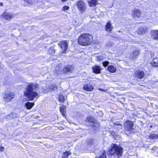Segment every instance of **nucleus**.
Wrapping results in <instances>:
<instances>
[{"label": "nucleus", "mask_w": 158, "mask_h": 158, "mask_svg": "<svg viewBox=\"0 0 158 158\" xmlns=\"http://www.w3.org/2000/svg\"><path fill=\"white\" fill-rule=\"evenodd\" d=\"M148 31L147 27H140L137 30V32L139 34H145Z\"/></svg>", "instance_id": "obj_13"}, {"label": "nucleus", "mask_w": 158, "mask_h": 158, "mask_svg": "<svg viewBox=\"0 0 158 158\" xmlns=\"http://www.w3.org/2000/svg\"><path fill=\"white\" fill-rule=\"evenodd\" d=\"M4 148L3 147H0V151L1 152H3L4 150Z\"/></svg>", "instance_id": "obj_38"}, {"label": "nucleus", "mask_w": 158, "mask_h": 158, "mask_svg": "<svg viewBox=\"0 0 158 158\" xmlns=\"http://www.w3.org/2000/svg\"><path fill=\"white\" fill-rule=\"evenodd\" d=\"M149 137L150 138H157L158 135L156 134H151L149 135Z\"/></svg>", "instance_id": "obj_30"}, {"label": "nucleus", "mask_w": 158, "mask_h": 158, "mask_svg": "<svg viewBox=\"0 0 158 158\" xmlns=\"http://www.w3.org/2000/svg\"><path fill=\"white\" fill-rule=\"evenodd\" d=\"M34 105V103H31L30 102H28L25 104V106L27 109H31Z\"/></svg>", "instance_id": "obj_23"}, {"label": "nucleus", "mask_w": 158, "mask_h": 158, "mask_svg": "<svg viewBox=\"0 0 158 158\" xmlns=\"http://www.w3.org/2000/svg\"><path fill=\"white\" fill-rule=\"evenodd\" d=\"M108 133L110 137L114 138H120L119 135H117L116 132L112 131H110L108 132Z\"/></svg>", "instance_id": "obj_19"}, {"label": "nucleus", "mask_w": 158, "mask_h": 158, "mask_svg": "<svg viewBox=\"0 0 158 158\" xmlns=\"http://www.w3.org/2000/svg\"><path fill=\"white\" fill-rule=\"evenodd\" d=\"M69 154L68 152H66L62 154V157L63 158H67Z\"/></svg>", "instance_id": "obj_31"}, {"label": "nucleus", "mask_w": 158, "mask_h": 158, "mask_svg": "<svg viewBox=\"0 0 158 158\" xmlns=\"http://www.w3.org/2000/svg\"><path fill=\"white\" fill-rule=\"evenodd\" d=\"M60 112L62 113L63 115L64 116V112L66 110V107L64 106H63L60 108Z\"/></svg>", "instance_id": "obj_27"}, {"label": "nucleus", "mask_w": 158, "mask_h": 158, "mask_svg": "<svg viewBox=\"0 0 158 158\" xmlns=\"http://www.w3.org/2000/svg\"><path fill=\"white\" fill-rule=\"evenodd\" d=\"M83 89L85 91H90L94 89V86L90 84H87L84 85Z\"/></svg>", "instance_id": "obj_12"}, {"label": "nucleus", "mask_w": 158, "mask_h": 158, "mask_svg": "<svg viewBox=\"0 0 158 158\" xmlns=\"http://www.w3.org/2000/svg\"><path fill=\"white\" fill-rule=\"evenodd\" d=\"M61 72V71H60V69H57L54 71V73L56 75H57L60 74Z\"/></svg>", "instance_id": "obj_32"}, {"label": "nucleus", "mask_w": 158, "mask_h": 158, "mask_svg": "<svg viewBox=\"0 0 158 158\" xmlns=\"http://www.w3.org/2000/svg\"><path fill=\"white\" fill-rule=\"evenodd\" d=\"M59 100L61 102L63 103L64 101V97L63 95L60 94L59 96Z\"/></svg>", "instance_id": "obj_29"}, {"label": "nucleus", "mask_w": 158, "mask_h": 158, "mask_svg": "<svg viewBox=\"0 0 158 158\" xmlns=\"http://www.w3.org/2000/svg\"><path fill=\"white\" fill-rule=\"evenodd\" d=\"M113 124L114 125V127L115 129L118 130H119L122 129V125L119 122H116L114 123Z\"/></svg>", "instance_id": "obj_20"}, {"label": "nucleus", "mask_w": 158, "mask_h": 158, "mask_svg": "<svg viewBox=\"0 0 158 158\" xmlns=\"http://www.w3.org/2000/svg\"><path fill=\"white\" fill-rule=\"evenodd\" d=\"M62 2H65L67 1V0H61Z\"/></svg>", "instance_id": "obj_42"}, {"label": "nucleus", "mask_w": 158, "mask_h": 158, "mask_svg": "<svg viewBox=\"0 0 158 158\" xmlns=\"http://www.w3.org/2000/svg\"><path fill=\"white\" fill-rule=\"evenodd\" d=\"M106 153L105 151H103L100 153V155L97 156L96 158H106Z\"/></svg>", "instance_id": "obj_26"}, {"label": "nucleus", "mask_w": 158, "mask_h": 158, "mask_svg": "<svg viewBox=\"0 0 158 158\" xmlns=\"http://www.w3.org/2000/svg\"><path fill=\"white\" fill-rule=\"evenodd\" d=\"M50 89H55L56 88V87L53 85H51L50 86Z\"/></svg>", "instance_id": "obj_36"}, {"label": "nucleus", "mask_w": 158, "mask_h": 158, "mask_svg": "<svg viewBox=\"0 0 158 158\" xmlns=\"http://www.w3.org/2000/svg\"><path fill=\"white\" fill-rule=\"evenodd\" d=\"M107 46H111L112 45V43H109L106 44Z\"/></svg>", "instance_id": "obj_40"}, {"label": "nucleus", "mask_w": 158, "mask_h": 158, "mask_svg": "<svg viewBox=\"0 0 158 158\" xmlns=\"http://www.w3.org/2000/svg\"><path fill=\"white\" fill-rule=\"evenodd\" d=\"M93 37L89 34L85 33L81 34L78 38L79 44L85 46L90 45L92 42Z\"/></svg>", "instance_id": "obj_3"}, {"label": "nucleus", "mask_w": 158, "mask_h": 158, "mask_svg": "<svg viewBox=\"0 0 158 158\" xmlns=\"http://www.w3.org/2000/svg\"><path fill=\"white\" fill-rule=\"evenodd\" d=\"M15 96V94L11 92L5 93L3 95V98L5 102L10 101L12 99L14 98Z\"/></svg>", "instance_id": "obj_6"}, {"label": "nucleus", "mask_w": 158, "mask_h": 158, "mask_svg": "<svg viewBox=\"0 0 158 158\" xmlns=\"http://www.w3.org/2000/svg\"><path fill=\"white\" fill-rule=\"evenodd\" d=\"M132 15L134 17L139 18L140 16L141 12L139 9H135L132 10Z\"/></svg>", "instance_id": "obj_14"}, {"label": "nucleus", "mask_w": 158, "mask_h": 158, "mask_svg": "<svg viewBox=\"0 0 158 158\" xmlns=\"http://www.w3.org/2000/svg\"><path fill=\"white\" fill-rule=\"evenodd\" d=\"M123 152V148L121 146L113 144L109 151L108 155L109 156L114 158L115 156H122Z\"/></svg>", "instance_id": "obj_2"}, {"label": "nucleus", "mask_w": 158, "mask_h": 158, "mask_svg": "<svg viewBox=\"0 0 158 158\" xmlns=\"http://www.w3.org/2000/svg\"><path fill=\"white\" fill-rule=\"evenodd\" d=\"M150 54L151 55V57L152 58L154 59V56H155V54H154V52H150Z\"/></svg>", "instance_id": "obj_35"}, {"label": "nucleus", "mask_w": 158, "mask_h": 158, "mask_svg": "<svg viewBox=\"0 0 158 158\" xmlns=\"http://www.w3.org/2000/svg\"><path fill=\"white\" fill-rule=\"evenodd\" d=\"M102 64L104 66L106 67L108 65L109 62L108 61H105L103 62Z\"/></svg>", "instance_id": "obj_33"}, {"label": "nucleus", "mask_w": 158, "mask_h": 158, "mask_svg": "<svg viewBox=\"0 0 158 158\" xmlns=\"http://www.w3.org/2000/svg\"><path fill=\"white\" fill-rule=\"evenodd\" d=\"M69 7L67 6H64L62 9V11H64L66 10H68L69 9Z\"/></svg>", "instance_id": "obj_34"}, {"label": "nucleus", "mask_w": 158, "mask_h": 158, "mask_svg": "<svg viewBox=\"0 0 158 158\" xmlns=\"http://www.w3.org/2000/svg\"><path fill=\"white\" fill-rule=\"evenodd\" d=\"M38 85L33 83H31L27 85L24 91V95L29 100H32L34 99L38 98L39 94L35 91L37 90L38 88Z\"/></svg>", "instance_id": "obj_1"}, {"label": "nucleus", "mask_w": 158, "mask_h": 158, "mask_svg": "<svg viewBox=\"0 0 158 158\" xmlns=\"http://www.w3.org/2000/svg\"><path fill=\"white\" fill-rule=\"evenodd\" d=\"M3 5V3L2 2H0V6H2Z\"/></svg>", "instance_id": "obj_41"}, {"label": "nucleus", "mask_w": 158, "mask_h": 158, "mask_svg": "<svg viewBox=\"0 0 158 158\" xmlns=\"http://www.w3.org/2000/svg\"><path fill=\"white\" fill-rule=\"evenodd\" d=\"M113 27L110 21H109L105 26L106 31L109 33H110L112 31Z\"/></svg>", "instance_id": "obj_11"}, {"label": "nucleus", "mask_w": 158, "mask_h": 158, "mask_svg": "<svg viewBox=\"0 0 158 158\" xmlns=\"http://www.w3.org/2000/svg\"><path fill=\"white\" fill-rule=\"evenodd\" d=\"M98 89L101 91H102L104 92H106L107 90V89H104L100 88H99Z\"/></svg>", "instance_id": "obj_39"}, {"label": "nucleus", "mask_w": 158, "mask_h": 158, "mask_svg": "<svg viewBox=\"0 0 158 158\" xmlns=\"http://www.w3.org/2000/svg\"><path fill=\"white\" fill-rule=\"evenodd\" d=\"M12 114H10L6 116V118L8 119L10 118V117H12Z\"/></svg>", "instance_id": "obj_37"}, {"label": "nucleus", "mask_w": 158, "mask_h": 158, "mask_svg": "<svg viewBox=\"0 0 158 158\" xmlns=\"http://www.w3.org/2000/svg\"><path fill=\"white\" fill-rule=\"evenodd\" d=\"M151 34L154 39L158 40V30H153L152 31Z\"/></svg>", "instance_id": "obj_18"}, {"label": "nucleus", "mask_w": 158, "mask_h": 158, "mask_svg": "<svg viewBox=\"0 0 158 158\" xmlns=\"http://www.w3.org/2000/svg\"><path fill=\"white\" fill-rule=\"evenodd\" d=\"M85 121L86 122H91L90 125L91 130L93 131L98 130L99 127V125L97 121L90 116H88L86 118Z\"/></svg>", "instance_id": "obj_4"}, {"label": "nucleus", "mask_w": 158, "mask_h": 158, "mask_svg": "<svg viewBox=\"0 0 158 158\" xmlns=\"http://www.w3.org/2000/svg\"><path fill=\"white\" fill-rule=\"evenodd\" d=\"M107 69L109 72L111 73H114L116 71V68L112 65L109 66Z\"/></svg>", "instance_id": "obj_21"}, {"label": "nucleus", "mask_w": 158, "mask_h": 158, "mask_svg": "<svg viewBox=\"0 0 158 158\" xmlns=\"http://www.w3.org/2000/svg\"><path fill=\"white\" fill-rule=\"evenodd\" d=\"M139 54V51L138 50H135L130 54V57L132 59H135L137 57Z\"/></svg>", "instance_id": "obj_16"}, {"label": "nucleus", "mask_w": 158, "mask_h": 158, "mask_svg": "<svg viewBox=\"0 0 158 158\" xmlns=\"http://www.w3.org/2000/svg\"><path fill=\"white\" fill-rule=\"evenodd\" d=\"M151 64L154 66H158V58L153 59Z\"/></svg>", "instance_id": "obj_25"}, {"label": "nucleus", "mask_w": 158, "mask_h": 158, "mask_svg": "<svg viewBox=\"0 0 158 158\" xmlns=\"http://www.w3.org/2000/svg\"><path fill=\"white\" fill-rule=\"evenodd\" d=\"M23 2H24L25 3L24 4V6L30 5V4L31 5L32 3L31 0H23L22 1V3H23Z\"/></svg>", "instance_id": "obj_28"}, {"label": "nucleus", "mask_w": 158, "mask_h": 158, "mask_svg": "<svg viewBox=\"0 0 158 158\" xmlns=\"http://www.w3.org/2000/svg\"><path fill=\"white\" fill-rule=\"evenodd\" d=\"M76 6L79 11L81 14L84 13L86 9L85 3L81 0L77 1V2Z\"/></svg>", "instance_id": "obj_5"}, {"label": "nucleus", "mask_w": 158, "mask_h": 158, "mask_svg": "<svg viewBox=\"0 0 158 158\" xmlns=\"http://www.w3.org/2000/svg\"><path fill=\"white\" fill-rule=\"evenodd\" d=\"M56 52V50L52 46L50 48H48V54L50 55H52L53 54Z\"/></svg>", "instance_id": "obj_22"}, {"label": "nucleus", "mask_w": 158, "mask_h": 158, "mask_svg": "<svg viewBox=\"0 0 158 158\" xmlns=\"http://www.w3.org/2000/svg\"><path fill=\"white\" fill-rule=\"evenodd\" d=\"M133 123L131 121L128 120L126 121L124 124V128L126 131H131L132 130Z\"/></svg>", "instance_id": "obj_8"}, {"label": "nucleus", "mask_w": 158, "mask_h": 158, "mask_svg": "<svg viewBox=\"0 0 158 158\" xmlns=\"http://www.w3.org/2000/svg\"><path fill=\"white\" fill-rule=\"evenodd\" d=\"M73 70V67L72 66L68 65L64 67L62 71L64 73H67L69 72H71Z\"/></svg>", "instance_id": "obj_17"}, {"label": "nucleus", "mask_w": 158, "mask_h": 158, "mask_svg": "<svg viewBox=\"0 0 158 158\" xmlns=\"http://www.w3.org/2000/svg\"><path fill=\"white\" fill-rule=\"evenodd\" d=\"M145 75L144 72L141 70H137L134 73V76L135 77L141 79L143 78Z\"/></svg>", "instance_id": "obj_9"}, {"label": "nucleus", "mask_w": 158, "mask_h": 158, "mask_svg": "<svg viewBox=\"0 0 158 158\" xmlns=\"http://www.w3.org/2000/svg\"><path fill=\"white\" fill-rule=\"evenodd\" d=\"M89 6L90 7L94 6L98 4L97 0H91L89 2Z\"/></svg>", "instance_id": "obj_24"}, {"label": "nucleus", "mask_w": 158, "mask_h": 158, "mask_svg": "<svg viewBox=\"0 0 158 158\" xmlns=\"http://www.w3.org/2000/svg\"><path fill=\"white\" fill-rule=\"evenodd\" d=\"M58 45L63 50L62 53H66L68 49V42L67 41H62L58 43Z\"/></svg>", "instance_id": "obj_7"}, {"label": "nucleus", "mask_w": 158, "mask_h": 158, "mask_svg": "<svg viewBox=\"0 0 158 158\" xmlns=\"http://www.w3.org/2000/svg\"><path fill=\"white\" fill-rule=\"evenodd\" d=\"M1 17L2 18H3L6 20H10L12 17V16L10 13L5 12L2 14Z\"/></svg>", "instance_id": "obj_10"}, {"label": "nucleus", "mask_w": 158, "mask_h": 158, "mask_svg": "<svg viewBox=\"0 0 158 158\" xmlns=\"http://www.w3.org/2000/svg\"><path fill=\"white\" fill-rule=\"evenodd\" d=\"M157 156H158V152L157 155Z\"/></svg>", "instance_id": "obj_43"}, {"label": "nucleus", "mask_w": 158, "mask_h": 158, "mask_svg": "<svg viewBox=\"0 0 158 158\" xmlns=\"http://www.w3.org/2000/svg\"><path fill=\"white\" fill-rule=\"evenodd\" d=\"M93 72L96 74H99L101 72V69L98 65H95L92 68Z\"/></svg>", "instance_id": "obj_15"}]
</instances>
